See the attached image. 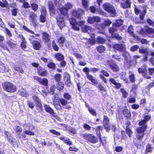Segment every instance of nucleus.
I'll return each mask as SVG.
<instances>
[{
    "mask_svg": "<svg viewBox=\"0 0 154 154\" xmlns=\"http://www.w3.org/2000/svg\"><path fill=\"white\" fill-rule=\"evenodd\" d=\"M55 58L58 60L61 61L64 59V56L61 53H57L55 55Z\"/></svg>",
    "mask_w": 154,
    "mask_h": 154,
    "instance_id": "b1692460",
    "label": "nucleus"
},
{
    "mask_svg": "<svg viewBox=\"0 0 154 154\" xmlns=\"http://www.w3.org/2000/svg\"><path fill=\"white\" fill-rule=\"evenodd\" d=\"M123 22V21L122 20L119 19L116 20L114 23H113L112 25L118 28L122 24Z\"/></svg>",
    "mask_w": 154,
    "mask_h": 154,
    "instance_id": "412c9836",
    "label": "nucleus"
},
{
    "mask_svg": "<svg viewBox=\"0 0 154 154\" xmlns=\"http://www.w3.org/2000/svg\"><path fill=\"white\" fill-rule=\"evenodd\" d=\"M84 11L81 9H79L78 10H73L72 14L74 16L76 17H78Z\"/></svg>",
    "mask_w": 154,
    "mask_h": 154,
    "instance_id": "2eb2a0df",
    "label": "nucleus"
},
{
    "mask_svg": "<svg viewBox=\"0 0 154 154\" xmlns=\"http://www.w3.org/2000/svg\"><path fill=\"white\" fill-rule=\"evenodd\" d=\"M114 48L121 52L125 49H126V45L123 43L116 44L113 46Z\"/></svg>",
    "mask_w": 154,
    "mask_h": 154,
    "instance_id": "6e6552de",
    "label": "nucleus"
},
{
    "mask_svg": "<svg viewBox=\"0 0 154 154\" xmlns=\"http://www.w3.org/2000/svg\"><path fill=\"white\" fill-rule=\"evenodd\" d=\"M36 104V106L38 111H41L42 109V106L41 103V101L39 102H35Z\"/></svg>",
    "mask_w": 154,
    "mask_h": 154,
    "instance_id": "e433bc0d",
    "label": "nucleus"
},
{
    "mask_svg": "<svg viewBox=\"0 0 154 154\" xmlns=\"http://www.w3.org/2000/svg\"><path fill=\"white\" fill-rule=\"evenodd\" d=\"M58 41L59 43L63 44L65 41V38L63 37H60L58 39Z\"/></svg>",
    "mask_w": 154,
    "mask_h": 154,
    "instance_id": "e2e57ef3",
    "label": "nucleus"
},
{
    "mask_svg": "<svg viewBox=\"0 0 154 154\" xmlns=\"http://www.w3.org/2000/svg\"><path fill=\"white\" fill-rule=\"evenodd\" d=\"M47 66L49 68L53 69H56V65L53 63L51 62L49 63Z\"/></svg>",
    "mask_w": 154,
    "mask_h": 154,
    "instance_id": "49530a36",
    "label": "nucleus"
},
{
    "mask_svg": "<svg viewBox=\"0 0 154 154\" xmlns=\"http://www.w3.org/2000/svg\"><path fill=\"white\" fill-rule=\"evenodd\" d=\"M42 39L45 42H48L50 39L49 35L45 32L42 33Z\"/></svg>",
    "mask_w": 154,
    "mask_h": 154,
    "instance_id": "f3484780",
    "label": "nucleus"
},
{
    "mask_svg": "<svg viewBox=\"0 0 154 154\" xmlns=\"http://www.w3.org/2000/svg\"><path fill=\"white\" fill-rule=\"evenodd\" d=\"M134 10L135 13L136 14H138L140 13V18L141 20H143L144 19V16L146 14V9L145 8L143 9L142 11L138 9L137 8H135Z\"/></svg>",
    "mask_w": 154,
    "mask_h": 154,
    "instance_id": "1a4fd4ad",
    "label": "nucleus"
},
{
    "mask_svg": "<svg viewBox=\"0 0 154 154\" xmlns=\"http://www.w3.org/2000/svg\"><path fill=\"white\" fill-rule=\"evenodd\" d=\"M127 32L131 36L133 37H135V35L134 32V29L133 28V26L132 25H130L129 26Z\"/></svg>",
    "mask_w": 154,
    "mask_h": 154,
    "instance_id": "4be33fe9",
    "label": "nucleus"
},
{
    "mask_svg": "<svg viewBox=\"0 0 154 154\" xmlns=\"http://www.w3.org/2000/svg\"><path fill=\"white\" fill-rule=\"evenodd\" d=\"M63 97L66 100H69L71 97V96L67 93H65L63 94Z\"/></svg>",
    "mask_w": 154,
    "mask_h": 154,
    "instance_id": "864d4df0",
    "label": "nucleus"
},
{
    "mask_svg": "<svg viewBox=\"0 0 154 154\" xmlns=\"http://www.w3.org/2000/svg\"><path fill=\"white\" fill-rule=\"evenodd\" d=\"M7 43L11 48H14L15 46V44L11 40H8L7 41Z\"/></svg>",
    "mask_w": 154,
    "mask_h": 154,
    "instance_id": "ea45409f",
    "label": "nucleus"
},
{
    "mask_svg": "<svg viewBox=\"0 0 154 154\" xmlns=\"http://www.w3.org/2000/svg\"><path fill=\"white\" fill-rule=\"evenodd\" d=\"M29 20L31 22L34 24L36 23L37 20V16L34 13L31 12L30 13L29 17Z\"/></svg>",
    "mask_w": 154,
    "mask_h": 154,
    "instance_id": "ddd939ff",
    "label": "nucleus"
},
{
    "mask_svg": "<svg viewBox=\"0 0 154 154\" xmlns=\"http://www.w3.org/2000/svg\"><path fill=\"white\" fill-rule=\"evenodd\" d=\"M145 34L148 37L154 38V29L150 27H147L144 29Z\"/></svg>",
    "mask_w": 154,
    "mask_h": 154,
    "instance_id": "0eeeda50",
    "label": "nucleus"
},
{
    "mask_svg": "<svg viewBox=\"0 0 154 154\" xmlns=\"http://www.w3.org/2000/svg\"><path fill=\"white\" fill-rule=\"evenodd\" d=\"M13 68L16 70L19 71L20 73H24V71L22 68L20 67L17 66H14Z\"/></svg>",
    "mask_w": 154,
    "mask_h": 154,
    "instance_id": "58836bf2",
    "label": "nucleus"
},
{
    "mask_svg": "<svg viewBox=\"0 0 154 154\" xmlns=\"http://www.w3.org/2000/svg\"><path fill=\"white\" fill-rule=\"evenodd\" d=\"M122 112L125 117H129L131 116V113L130 111L127 109L123 110Z\"/></svg>",
    "mask_w": 154,
    "mask_h": 154,
    "instance_id": "72a5a7b5",
    "label": "nucleus"
},
{
    "mask_svg": "<svg viewBox=\"0 0 154 154\" xmlns=\"http://www.w3.org/2000/svg\"><path fill=\"white\" fill-rule=\"evenodd\" d=\"M120 91L122 94L123 97L126 98L128 95V93L124 89H121Z\"/></svg>",
    "mask_w": 154,
    "mask_h": 154,
    "instance_id": "c9c22d12",
    "label": "nucleus"
},
{
    "mask_svg": "<svg viewBox=\"0 0 154 154\" xmlns=\"http://www.w3.org/2000/svg\"><path fill=\"white\" fill-rule=\"evenodd\" d=\"M22 42L21 44V47L23 49H24L26 48V46L25 45L26 42L25 39H23V40H22Z\"/></svg>",
    "mask_w": 154,
    "mask_h": 154,
    "instance_id": "5fc2aeb1",
    "label": "nucleus"
},
{
    "mask_svg": "<svg viewBox=\"0 0 154 154\" xmlns=\"http://www.w3.org/2000/svg\"><path fill=\"white\" fill-rule=\"evenodd\" d=\"M53 105L58 104V103H60V100L58 98V97L55 96H54V97H53Z\"/></svg>",
    "mask_w": 154,
    "mask_h": 154,
    "instance_id": "de8ad7c7",
    "label": "nucleus"
},
{
    "mask_svg": "<svg viewBox=\"0 0 154 154\" xmlns=\"http://www.w3.org/2000/svg\"><path fill=\"white\" fill-rule=\"evenodd\" d=\"M52 47L55 51H58L59 50V47L57 45L54 41L52 42Z\"/></svg>",
    "mask_w": 154,
    "mask_h": 154,
    "instance_id": "3c124183",
    "label": "nucleus"
},
{
    "mask_svg": "<svg viewBox=\"0 0 154 154\" xmlns=\"http://www.w3.org/2000/svg\"><path fill=\"white\" fill-rule=\"evenodd\" d=\"M38 73L39 75L42 76H45L47 75V72L43 69L38 70Z\"/></svg>",
    "mask_w": 154,
    "mask_h": 154,
    "instance_id": "cd10ccee",
    "label": "nucleus"
},
{
    "mask_svg": "<svg viewBox=\"0 0 154 154\" xmlns=\"http://www.w3.org/2000/svg\"><path fill=\"white\" fill-rule=\"evenodd\" d=\"M128 74H129V78L130 81L133 83L135 81V76L134 73L131 71H129Z\"/></svg>",
    "mask_w": 154,
    "mask_h": 154,
    "instance_id": "393cba45",
    "label": "nucleus"
},
{
    "mask_svg": "<svg viewBox=\"0 0 154 154\" xmlns=\"http://www.w3.org/2000/svg\"><path fill=\"white\" fill-rule=\"evenodd\" d=\"M64 16L63 14H59L57 17V23L60 29H62L65 25L63 19Z\"/></svg>",
    "mask_w": 154,
    "mask_h": 154,
    "instance_id": "20e7f679",
    "label": "nucleus"
},
{
    "mask_svg": "<svg viewBox=\"0 0 154 154\" xmlns=\"http://www.w3.org/2000/svg\"><path fill=\"white\" fill-rule=\"evenodd\" d=\"M44 108L47 112L49 113L52 115H53L54 114V111L49 105L45 104Z\"/></svg>",
    "mask_w": 154,
    "mask_h": 154,
    "instance_id": "a211bd4d",
    "label": "nucleus"
},
{
    "mask_svg": "<svg viewBox=\"0 0 154 154\" xmlns=\"http://www.w3.org/2000/svg\"><path fill=\"white\" fill-rule=\"evenodd\" d=\"M34 48L36 50H38L41 47L40 43L37 40H33L32 42Z\"/></svg>",
    "mask_w": 154,
    "mask_h": 154,
    "instance_id": "4468645a",
    "label": "nucleus"
},
{
    "mask_svg": "<svg viewBox=\"0 0 154 154\" xmlns=\"http://www.w3.org/2000/svg\"><path fill=\"white\" fill-rule=\"evenodd\" d=\"M31 7L32 9L34 11H36L38 8V5L35 3L32 4Z\"/></svg>",
    "mask_w": 154,
    "mask_h": 154,
    "instance_id": "69168bd1",
    "label": "nucleus"
},
{
    "mask_svg": "<svg viewBox=\"0 0 154 154\" xmlns=\"http://www.w3.org/2000/svg\"><path fill=\"white\" fill-rule=\"evenodd\" d=\"M96 41L99 43L103 44L105 42L106 40L101 37H99L97 39Z\"/></svg>",
    "mask_w": 154,
    "mask_h": 154,
    "instance_id": "a18cd8bd",
    "label": "nucleus"
},
{
    "mask_svg": "<svg viewBox=\"0 0 154 154\" xmlns=\"http://www.w3.org/2000/svg\"><path fill=\"white\" fill-rule=\"evenodd\" d=\"M70 23L72 25V27L75 30L78 31L79 30V27L77 26V22H76L75 20L73 18H71L69 19Z\"/></svg>",
    "mask_w": 154,
    "mask_h": 154,
    "instance_id": "f8f14e48",
    "label": "nucleus"
},
{
    "mask_svg": "<svg viewBox=\"0 0 154 154\" xmlns=\"http://www.w3.org/2000/svg\"><path fill=\"white\" fill-rule=\"evenodd\" d=\"M27 105L31 108H33L35 106L34 103L30 101H28L27 103Z\"/></svg>",
    "mask_w": 154,
    "mask_h": 154,
    "instance_id": "338daca9",
    "label": "nucleus"
},
{
    "mask_svg": "<svg viewBox=\"0 0 154 154\" xmlns=\"http://www.w3.org/2000/svg\"><path fill=\"white\" fill-rule=\"evenodd\" d=\"M24 130H32L35 128V126L31 123H25L23 125Z\"/></svg>",
    "mask_w": 154,
    "mask_h": 154,
    "instance_id": "dca6fc26",
    "label": "nucleus"
},
{
    "mask_svg": "<svg viewBox=\"0 0 154 154\" xmlns=\"http://www.w3.org/2000/svg\"><path fill=\"white\" fill-rule=\"evenodd\" d=\"M139 52L140 53L144 54L146 56L149 54L148 51L146 48L141 47L140 48H139Z\"/></svg>",
    "mask_w": 154,
    "mask_h": 154,
    "instance_id": "6ab92c4d",
    "label": "nucleus"
},
{
    "mask_svg": "<svg viewBox=\"0 0 154 154\" xmlns=\"http://www.w3.org/2000/svg\"><path fill=\"white\" fill-rule=\"evenodd\" d=\"M2 66L0 68V71L2 72H8L9 68L8 66H3V65H1Z\"/></svg>",
    "mask_w": 154,
    "mask_h": 154,
    "instance_id": "473e14b6",
    "label": "nucleus"
},
{
    "mask_svg": "<svg viewBox=\"0 0 154 154\" xmlns=\"http://www.w3.org/2000/svg\"><path fill=\"white\" fill-rule=\"evenodd\" d=\"M10 143L14 147H16L18 146L17 141L15 139H14L11 142H10Z\"/></svg>",
    "mask_w": 154,
    "mask_h": 154,
    "instance_id": "052dcab7",
    "label": "nucleus"
},
{
    "mask_svg": "<svg viewBox=\"0 0 154 154\" xmlns=\"http://www.w3.org/2000/svg\"><path fill=\"white\" fill-rule=\"evenodd\" d=\"M97 51L99 53H102L105 50V47L103 45H100L96 48Z\"/></svg>",
    "mask_w": 154,
    "mask_h": 154,
    "instance_id": "7c9ffc66",
    "label": "nucleus"
},
{
    "mask_svg": "<svg viewBox=\"0 0 154 154\" xmlns=\"http://www.w3.org/2000/svg\"><path fill=\"white\" fill-rule=\"evenodd\" d=\"M138 71L139 73H143V75L145 73L146 71L145 67L140 68L138 69Z\"/></svg>",
    "mask_w": 154,
    "mask_h": 154,
    "instance_id": "4c0bfd02",
    "label": "nucleus"
},
{
    "mask_svg": "<svg viewBox=\"0 0 154 154\" xmlns=\"http://www.w3.org/2000/svg\"><path fill=\"white\" fill-rule=\"evenodd\" d=\"M62 76L59 74H57L54 76V78L57 82H59L61 80Z\"/></svg>",
    "mask_w": 154,
    "mask_h": 154,
    "instance_id": "f704fd0d",
    "label": "nucleus"
},
{
    "mask_svg": "<svg viewBox=\"0 0 154 154\" xmlns=\"http://www.w3.org/2000/svg\"><path fill=\"white\" fill-rule=\"evenodd\" d=\"M97 87L98 89L100 91H103L105 92L106 91V88L105 87L103 86L101 83H99L97 86Z\"/></svg>",
    "mask_w": 154,
    "mask_h": 154,
    "instance_id": "bb28decb",
    "label": "nucleus"
},
{
    "mask_svg": "<svg viewBox=\"0 0 154 154\" xmlns=\"http://www.w3.org/2000/svg\"><path fill=\"white\" fill-rule=\"evenodd\" d=\"M112 37L116 38L117 40H120L122 39V37L118 34L116 33H114L112 35Z\"/></svg>",
    "mask_w": 154,
    "mask_h": 154,
    "instance_id": "603ef678",
    "label": "nucleus"
},
{
    "mask_svg": "<svg viewBox=\"0 0 154 154\" xmlns=\"http://www.w3.org/2000/svg\"><path fill=\"white\" fill-rule=\"evenodd\" d=\"M82 4L84 8H86L88 6L89 2L86 0H82Z\"/></svg>",
    "mask_w": 154,
    "mask_h": 154,
    "instance_id": "37998d69",
    "label": "nucleus"
},
{
    "mask_svg": "<svg viewBox=\"0 0 154 154\" xmlns=\"http://www.w3.org/2000/svg\"><path fill=\"white\" fill-rule=\"evenodd\" d=\"M109 81L115 85V87L117 88H119L121 86V85L120 83L116 82V80L110 78L109 79Z\"/></svg>",
    "mask_w": 154,
    "mask_h": 154,
    "instance_id": "aec40b11",
    "label": "nucleus"
},
{
    "mask_svg": "<svg viewBox=\"0 0 154 154\" xmlns=\"http://www.w3.org/2000/svg\"><path fill=\"white\" fill-rule=\"evenodd\" d=\"M147 23L150 25L154 27V22L150 19L147 20Z\"/></svg>",
    "mask_w": 154,
    "mask_h": 154,
    "instance_id": "774afa93",
    "label": "nucleus"
},
{
    "mask_svg": "<svg viewBox=\"0 0 154 154\" xmlns=\"http://www.w3.org/2000/svg\"><path fill=\"white\" fill-rule=\"evenodd\" d=\"M60 103L63 105H66L68 103L67 101L64 99H60Z\"/></svg>",
    "mask_w": 154,
    "mask_h": 154,
    "instance_id": "bf43d9fd",
    "label": "nucleus"
},
{
    "mask_svg": "<svg viewBox=\"0 0 154 154\" xmlns=\"http://www.w3.org/2000/svg\"><path fill=\"white\" fill-rule=\"evenodd\" d=\"M3 89L6 91L12 93L16 91V86L11 83L5 82L2 84Z\"/></svg>",
    "mask_w": 154,
    "mask_h": 154,
    "instance_id": "f257e3e1",
    "label": "nucleus"
},
{
    "mask_svg": "<svg viewBox=\"0 0 154 154\" xmlns=\"http://www.w3.org/2000/svg\"><path fill=\"white\" fill-rule=\"evenodd\" d=\"M152 149V148L151 145L148 144L146 146V152H151Z\"/></svg>",
    "mask_w": 154,
    "mask_h": 154,
    "instance_id": "09e8293b",
    "label": "nucleus"
},
{
    "mask_svg": "<svg viewBox=\"0 0 154 154\" xmlns=\"http://www.w3.org/2000/svg\"><path fill=\"white\" fill-rule=\"evenodd\" d=\"M88 110L90 113L93 116H97V113L94 109L90 108H88Z\"/></svg>",
    "mask_w": 154,
    "mask_h": 154,
    "instance_id": "4d7b16f0",
    "label": "nucleus"
},
{
    "mask_svg": "<svg viewBox=\"0 0 154 154\" xmlns=\"http://www.w3.org/2000/svg\"><path fill=\"white\" fill-rule=\"evenodd\" d=\"M18 93L21 96L26 97L28 96V94L23 88H21L18 91Z\"/></svg>",
    "mask_w": 154,
    "mask_h": 154,
    "instance_id": "a878e982",
    "label": "nucleus"
},
{
    "mask_svg": "<svg viewBox=\"0 0 154 154\" xmlns=\"http://www.w3.org/2000/svg\"><path fill=\"white\" fill-rule=\"evenodd\" d=\"M23 132L26 134L29 135L33 136L35 135L34 133L29 130H25L23 131Z\"/></svg>",
    "mask_w": 154,
    "mask_h": 154,
    "instance_id": "8fccbe9b",
    "label": "nucleus"
},
{
    "mask_svg": "<svg viewBox=\"0 0 154 154\" xmlns=\"http://www.w3.org/2000/svg\"><path fill=\"white\" fill-rule=\"evenodd\" d=\"M77 26H80L82 27V30H83V29H84V26H86V25H85V22L84 21H80L77 22Z\"/></svg>",
    "mask_w": 154,
    "mask_h": 154,
    "instance_id": "2f4dec72",
    "label": "nucleus"
},
{
    "mask_svg": "<svg viewBox=\"0 0 154 154\" xmlns=\"http://www.w3.org/2000/svg\"><path fill=\"white\" fill-rule=\"evenodd\" d=\"M139 48L140 47L139 45H136L132 46L130 48V50L131 51L134 52L137 51Z\"/></svg>",
    "mask_w": 154,
    "mask_h": 154,
    "instance_id": "a19ab883",
    "label": "nucleus"
},
{
    "mask_svg": "<svg viewBox=\"0 0 154 154\" xmlns=\"http://www.w3.org/2000/svg\"><path fill=\"white\" fill-rule=\"evenodd\" d=\"M100 21V18L97 16L89 17H88L87 22L90 24H92L95 23H98Z\"/></svg>",
    "mask_w": 154,
    "mask_h": 154,
    "instance_id": "9d476101",
    "label": "nucleus"
},
{
    "mask_svg": "<svg viewBox=\"0 0 154 154\" xmlns=\"http://www.w3.org/2000/svg\"><path fill=\"white\" fill-rule=\"evenodd\" d=\"M118 28L112 25V27L109 28V33L112 35L114 34V33L116 32Z\"/></svg>",
    "mask_w": 154,
    "mask_h": 154,
    "instance_id": "c756f323",
    "label": "nucleus"
},
{
    "mask_svg": "<svg viewBox=\"0 0 154 154\" xmlns=\"http://www.w3.org/2000/svg\"><path fill=\"white\" fill-rule=\"evenodd\" d=\"M50 132L52 134L56 135L57 136H60V134L56 131V130L53 129H51L50 130Z\"/></svg>",
    "mask_w": 154,
    "mask_h": 154,
    "instance_id": "13d9d810",
    "label": "nucleus"
},
{
    "mask_svg": "<svg viewBox=\"0 0 154 154\" xmlns=\"http://www.w3.org/2000/svg\"><path fill=\"white\" fill-rule=\"evenodd\" d=\"M14 130L17 132H21L22 131V129L19 126L16 125L14 127Z\"/></svg>",
    "mask_w": 154,
    "mask_h": 154,
    "instance_id": "680f3d73",
    "label": "nucleus"
},
{
    "mask_svg": "<svg viewBox=\"0 0 154 154\" xmlns=\"http://www.w3.org/2000/svg\"><path fill=\"white\" fill-rule=\"evenodd\" d=\"M90 135L91 134L87 133H84L82 134V136L84 139L88 141Z\"/></svg>",
    "mask_w": 154,
    "mask_h": 154,
    "instance_id": "6e6d98bb",
    "label": "nucleus"
},
{
    "mask_svg": "<svg viewBox=\"0 0 154 154\" xmlns=\"http://www.w3.org/2000/svg\"><path fill=\"white\" fill-rule=\"evenodd\" d=\"M68 131L69 132L73 134H75L76 132L75 129L71 127H69V128L68 129Z\"/></svg>",
    "mask_w": 154,
    "mask_h": 154,
    "instance_id": "0e129e2a",
    "label": "nucleus"
},
{
    "mask_svg": "<svg viewBox=\"0 0 154 154\" xmlns=\"http://www.w3.org/2000/svg\"><path fill=\"white\" fill-rule=\"evenodd\" d=\"M103 7L105 11L110 14L111 16L114 17L116 16V11L112 5L109 3H106L103 4Z\"/></svg>",
    "mask_w": 154,
    "mask_h": 154,
    "instance_id": "f03ea898",
    "label": "nucleus"
},
{
    "mask_svg": "<svg viewBox=\"0 0 154 154\" xmlns=\"http://www.w3.org/2000/svg\"><path fill=\"white\" fill-rule=\"evenodd\" d=\"M88 141L93 143H95L97 142V138L91 134Z\"/></svg>",
    "mask_w": 154,
    "mask_h": 154,
    "instance_id": "5701e85b",
    "label": "nucleus"
},
{
    "mask_svg": "<svg viewBox=\"0 0 154 154\" xmlns=\"http://www.w3.org/2000/svg\"><path fill=\"white\" fill-rule=\"evenodd\" d=\"M65 6L66 8L63 7L60 8H59V10L60 11L61 14L64 15H66L67 13V10L71 9L72 7V5L69 2L66 3Z\"/></svg>",
    "mask_w": 154,
    "mask_h": 154,
    "instance_id": "39448f33",
    "label": "nucleus"
},
{
    "mask_svg": "<svg viewBox=\"0 0 154 154\" xmlns=\"http://www.w3.org/2000/svg\"><path fill=\"white\" fill-rule=\"evenodd\" d=\"M146 128L147 126L146 125L139 127L137 128L136 131L137 134L136 136L137 138L138 139H142L144 135V132L146 130Z\"/></svg>",
    "mask_w": 154,
    "mask_h": 154,
    "instance_id": "7ed1b4c3",
    "label": "nucleus"
},
{
    "mask_svg": "<svg viewBox=\"0 0 154 154\" xmlns=\"http://www.w3.org/2000/svg\"><path fill=\"white\" fill-rule=\"evenodd\" d=\"M84 29H83V31L84 32L90 31V32H93L94 30L92 27L90 26H84Z\"/></svg>",
    "mask_w": 154,
    "mask_h": 154,
    "instance_id": "c85d7f7f",
    "label": "nucleus"
},
{
    "mask_svg": "<svg viewBox=\"0 0 154 154\" xmlns=\"http://www.w3.org/2000/svg\"><path fill=\"white\" fill-rule=\"evenodd\" d=\"M64 87V84L63 82H58L57 84V88L59 90L63 89Z\"/></svg>",
    "mask_w": 154,
    "mask_h": 154,
    "instance_id": "79ce46f5",
    "label": "nucleus"
},
{
    "mask_svg": "<svg viewBox=\"0 0 154 154\" xmlns=\"http://www.w3.org/2000/svg\"><path fill=\"white\" fill-rule=\"evenodd\" d=\"M122 56L126 59H125V65L128 66L130 64L131 62V60L128 59L129 56V53L126 51V49H125L121 52Z\"/></svg>",
    "mask_w": 154,
    "mask_h": 154,
    "instance_id": "423d86ee",
    "label": "nucleus"
},
{
    "mask_svg": "<svg viewBox=\"0 0 154 154\" xmlns=\"http://www.w3.org/2000/svg\"><path fill=\"white\" fill-rule=\"evenodd\" d=\"M41 81L39 83L45 86L47 85L48 82L47 79L46 78L41 79Z\"/></svg>",
    "mask_w": 154,
    "mask_h": 154,
    "instance_id": "c03bdc74",
    "label": "nucleus"
},
{
    "mask_svg": "<svg viewBox=\"0 0 154 154\" xmlns=\"http://www.w3.org/2000/svg\"><path fill=\"white\" fill-rule=\"evenodd\" d=\"M108 65L110 68L114 71L117 72L119 70V66L112 60L108 62Z\"/></svg>",
    "mask_w": 154,
    "mask_h": 154,
    "instance_id": "9b49d317",
    "label": "nucleus"
}]
</instances>
